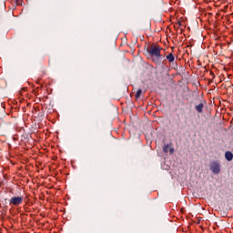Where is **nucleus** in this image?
I'll list each match as a JSON object with an SVG mask.
<instances>
[{
	"label": "nucleus",
	"instance_id": "1",
	"mask_svg": "<svg viewBox=\"0 0 233 233\" xmlns=\"http://www.w3.org/2000/svg\"><path fill=\"white\" fill-rule=\"evenodd\" d=\"M161 47L159 45L151 46L149 49H147L148 58L153 61L156 65H158L159 61L163 59V55H161Z\"/></svg>",
	"mask_w": 233,
	"mask_h": 233
},
{
	"label": "nucleus",
	"instance_id": "2",
	"mask_svg": "<svg viewBox=\"0 0 233 233\" xmlns=\"http://www.w3.org/2000/svg\"><path fill=\"white\" fill-rule=\"evenodd\" d=\"M9 205H13V207H19V205H23V197H13L9 200Z\"/></svg>",
	"mask_w": 233,
	"mask_h": 233
},
{
	"label": "nucleus",
	"instance_id": "3",
	"mask_svg": "<svg viewBox=\"0 0 233 233\" xmlns=\"http://www.w3.org/2000/svg\"><path fill=\"white\" fill-rule=\"evenodd\" d=\"M211 170L214 174H219V170H220V167H219V164H213L211 166Z\"/></svg>",
	"mask_w": 233,
	"mask_h": 233
},
{
	"label": "nucleus",
	"instance_id": "4",
	"mask_svg": "<svg viewBox=\"0 0 233 233\" xmlns=\"http://www.w3.org/2000/svg\"><path fill=\"white\" fill-rule=\"evenodd\" d=\"M168 63H174L176 61V57L174 56V54L170 53L168 56H166Z\"/></svg>",
	"mask_w": 233,
	"mask_h": 233
},
{
	"label": "nucleus",
	"instance_id": "5",
	"mask_svg": "<svg viewBox=\"0 0 233 233\" xmlns=\"http://www.w3.org/2000/svg\"><path fill=\"white\" fill-rule=\"evenodd\" d=\"M225 157H226V159H227L228 161H232V159H233V154H232V152L227 151V152L225 153Z\"/></svg>",
	"mask_w": 233,
	"mask_h": 233
},
{
	"label": "nucleus",
	"instance_id": "6",
	"mask_svg": "<svg viewBox=\"0 0 233 233\" xmlns=\"http://www.w3.org/2000/svg\"><path fill=\"white\" fill-rule=\"evenodd\" d=\"M203 107H204L203 103H200L198 106H196L197 112H198V114H201L203 112Z\"/></svg>",
	"mask_w": 233,
	"mask_h": 233
},
{
	"label": "nucleus",
	"instance_id": "7",
	"mask_svg": "<svg viewBox=\"0 0 233 233\" xmlns=\"http://www.w3.org/2000/svg\"><path fill=\"white\" fill-rule=\"evenodd\" d=\"M141 94H143V90L142 89H138L135 95V97L137 99H139L141 97Z\"/></svg>",
	"mask_w": 233,
	"mask_h": 233
},
{
	"label": "nucleus",
	"instance_id": "8",
	"mask_svg": "<svg viewBox=\"0 0 233 233\" xmlns=\"http://www.w3.org/2000/svg\"><path fill=\"white\" fill-rule=\"evenodd\" d=\"M168 148H169V146H168V145H166V146L163 147V151H164V152H168Z\"/></svg>",
	"mask_w": 233,
	"mask_h": 233
},
{
	"label": "nucleus",
	"instance_id": "9",
	"mask_svg": "<svg viewBox=\"0 0 233 233\" xmlns=\"http://www.w3.org/2000/svg\"><path fill=\"white\" fill-rule=\"evenodd\" d=\"M210 75L212 76V77H216V75L214 74V72H210Z\"/></svg>",
	"mask_w": 233,
	"mask_h": 233
},
{
	"label": "nucleus",
	"instance_id": "10",
	"mask_svg": "<svg viewBox=\"0 0 233 233\" xmlns=\"http://www.w3.org/2000/svg\"><path fill=\"white\" fill-rule=\"evenodd\" d=\"M170 154H174V148L170 149Z\"/></svg>",
	"mask_w": 233,
	"mask_h": 233
}]
</instances>
